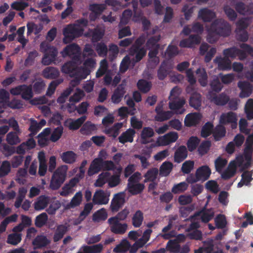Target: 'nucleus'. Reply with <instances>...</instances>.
Listing matches in <instances>:
<instances>
[{"instance_id":"nucleus-1","label":"nucleus","mask_w":253,"mask_h":253,"mask_svg":"<svg viewBox=\"0 0 253 253\" xmlns=\"http://www.w3.org/2000/svg\"><path fill=\"white\" fill-rule=\"evenodd\" d=\"M207 40L211 43L215 42L219 36L227 37L230 33V26L222 19L215 20L209 28Z\"/></svg>"},{"instance_id":"nucleus-2","label":"nucleus","mask_w":253,"mask_h":253,"mask_svg":"<svg viewBox=\"0 0 253 253\" xmlns=\"http://www.w3.org/2000/svg\"><path fill=\"white\" fill-rule=\"evenodd\" d=\"M146 36L145 34L141 35L131 45L129 49V54L131 56H135V61L139 62L146 55L147 50L142 45L145 42Z\"/></svg>"},{"instance_id":"nucleus-3","label":"nucleus","mask_w":253,"mask_h":253,"mask_svg":"<svg viewBox=\"0 0 253 253\" xmlns=\"http://www.w3.org/2000/svg\"><path fill=\"white\" fill-rule=\"evenodd\" d=\"M67 166L65 165L58 167L53 172L50 180L49 188L52 190L58 189L65 180Z\"/></svg>"},{"instance_id":"nucleus-4","label":"nucleus","mask_w":253,"mask_h":253,"mask_svg":"<svg viewBox=\"0 0 253 253\" xmlns=\"http://www.w3.org/2000/svg\"><path fill=\"white\" fill-rule=\"evenodd\" d=\"M84 29L82 28L77 27L76 25H68L63 29V42L65 43H68L71 42L75 38L80 37L82 36Z\"/></svg>"},{"instance_id":"nucleus-5","label":"nucleus","mask_w":253,"mask_h":253,"mask_svg":"<svg viewBox=\"0 0 253 253\" xmlns=\"http://www.w3.org/2000/svg\"><path fill=\"white\" fill-rule=\"evenodd\" d=\"M223 54L228 59H234L238 57L240 60H244L247 57L246 53L243 50L240 49L235 46L224 49Z\"/></svg>"},{"instance_id":"nucleus-6","label":"nucleus","mask_w":253,"mask_h":253,"mask_svg":"<svg viewBox=\"0 0 253 253\" xmlns=\"http://www.w3.org/2000/svg\"><path fill=\"white\" fill-rule=\"evenodd\" d=\"M207 97L211 102L217 106H224L229 101V96L224 92L217 95L216 93L209 91Z\"/></svg>"},{"instance_id":"nucleus-7","label":"nucleus","mask_w":253,"mask_h":253,"mask_svg":"<svg viewBox=\"0 0 253 253\" xmlns=\"http://www.w3.org/2000/svg\"><path fill=\"white\" fill-rule=\"evenodd\" d=\"M126 202L125 195L123 192L115 194L112 199L110 208L112 212H116L124 206Z\"/></svg>"},{"instance_id":"nucleus-8","label":"nucleus","mask_w":253,"mask_h":253,"mask_svg":"<svg viewBox=\"0 0 253 253\" xmlns=\"http://www.w3.org/2000/svg\"><path fill=\"white\" fill-rule=\"evenodd\" d=\"M110 196L109 191L98 190L95 192L92 201L94 204L106 205L109 202Z\"/></svg>"},{"instance_id":"nucleus-9","label":"nucleus","mask_w":253,"mask_h":253,"mask_svg":"<svg viewBox=\"0 0 253 253\" xmlns=\"http://www.w3.org/2000/svg\"><path fill=\"white\" fill-rule=\"evenodd\" d=\"M178 138V133L176 132L171 131L163 136L158 137L157 143L159 146H166L175 142Z\"/></svg>"},{"instance_id":"nucleus-10","label":"nucleus","mask_w":253,"mask_h":253,"mask_svg":"<svg viewBox=\"0 0 253 253\" xmlns=\"http://www.w3.org/2000/svg\"><path fill=\"white\" fill-rule=\"evenodd\" d=\"M201 38L198 35H191L188 38L182 40L179 44L182 48H191L201 42Z\"/></svg>"},{"instance_id":"nucleus-11","label":"nucleus","mask_w":253,"mask_h":253,"mask_svg":"<svg viewBox=\"0 0 253 253\" xmlns=\"http://www.w3.org/2000/svg\"><path fill=\"white\" fill-rule=\"evenodd\" d=\"M237 119L235 113L229 112L222 114L220 118V123L222 125L232 124V128H235L237 126Z\"/></svg>"},{"instance_id":"nucleus-12","label":"nucleus","mask_w":253,"mask_h":253,"mask_svg":"<svg viewBox=\"0 0 253 253\" xmlns=\"http://www.w3.org/2000/svg\"><path fill=\"white\" fill-rule=\"evenodd\" d=\"M238 87L241 90L239 97L242 98L250 96L253 88V86L251 84L245 81H239L238 83Z\"/></svg>"},{"instance_id":"nucleus-13","label":"nucleus","mask_w":253,"mask_h":253,"mask_svg":"<svg viewBox=\"0 0 253 253\" xmlns=\"http://www.w3.org/2000/svg\"><path fill=\"white\" fill-rule=\"evenodd\" d=\"M58 51L56 47L51 46L49 50L44 54L42 63L44 65H49L55 60Z\"/></svg>"},{"instance_id":"nucleus-14","label":"nucleus","mask_w":253,"mask_h":253,"mask_svg":"<svg viewBox=\"0 0 253 253\" xmlns=\"http://www.w3.org/2000/svg\"><path fill=\"white\" fill-rule=\"evenodd\" d=\"M185 104V101L183 99H178L177 100L170 101L169 103V108L174 111L173 113L176 114H182L185 109L183 108Z\"/></svg>"},{"instance_id":"nucleus-15","label":"nucleus","mask_w":253,"mask_h":253,"mask_svg":"<svg viewBox=\"0 0 253 253\" xmlns=\"http://www.w3.org/2000/svg\"><path fill=\"white\" fill-rule=\"evenodd\" d=\"M125 86L126 84L122 83L115 89L111 97L112 101L114 103L118 104L121 101L124 95L126 92Z\"/></svg>"},{"instance_id":"nucleus-16","label":"nucleus","mask_w":253,"mask_h":253,"mask_svg":"<svg viewBox=\"0 0 253 253\" xmlns=\"http://www.w3.org/2000/svg\"><path fill=\"white\" fill-rule=\"evenodd\" d=\"M202 116L199 113H193L187 114L184 119V124L186 126H196L199 124Z\"/></svg>"},{"instance_id":"nucleus-17","label":"nucleus","mask_w":253,"mask_h":253,"mask_svg":"<svg viewBox=\"0 0 253 253\" xmlns=\"http://www.w3.org/2000/svg\"><path fill=\"white\" fill-rule=\"evenodd\" d=\"M102 158H97L94 159L90 165L87 170V174L89 176L98 173L102 170Z\"/></svg>"},{"instance_id":"nucleus-18","label":"nucleus","mask_w":253,"mask_h":253,"mask_svg":"<svg viewBox=\"0 0 253 253\" xmlns=\"http://www.w3.org/2000/svg\"><path fill=\"white\" fill-rule=\"evenodd\" d=\"M188 156V150L185 146L181 145L175 150L174 154V161L177 163L183 162Z\"/></svg>"},{"instance_id":"nucleus-19","label":"nucleus","mask_w":253,"mask_h":253,"mask_svg":"<svg viewBox=\"0 0 253 253\" xmlns=\"http://www.w3.org/2000/svg\"><path fill=\"white\" fill-rule=\"evenodd\" d=\"M108 223L111 225V231L115 233L118 234H124L127 228V224L126 223L122 224L118 221H108Z\"/></svg>"},{"instance_id":"nucleus-20","label":"nucleus","mask_w":253,"mask_h":253,"mask_svg":"<svg viewBox=\"0 0 253 253\" xmlns=\"http://www.w3.org/2000/svg\"><path fill=\"white\" fill-rule=\"evenodd\" d=\"M197 179L200 181H205L208 180L211 174V170L207 165L202 166L196 170Z\"/></svg>"},{"instance_id":"nucleus-21","label":"nucleus","mask_w":253,"mask_h":253,"mask_svg":"<svg viewBox=\"0 0 253 253\" xmlns=\"http://www.w3.org/2000/svg\"><path fill=\"white\" fill-rule=\"evenodd\" d=\"M215 63L217 64L218 67L221 70H229L231 69V61L226 57L217 56L214 59Z\"/></svg>"},{"instance_id":"nucleus-22","label":"nucleus","mask_w":253,"mask_h":253,"mask_svg":"<svg viewBox=\"0 0 253 253\" xmlns=\"http://www.w3.org/2000/svg\"><path fill=\"white\" fill-rule=\"evenodd\" d=\"M196 215H201V220L204 223H208L212 219L214 215V211L213 209L203 208L200 211L195 214Z\"/></svg>"},{"instance_id":"nucleus-23","label":"nucleus","mask_w":253,"mask_h":253,"mask_svg":"<svg viewBox=\"0 0 253 253\" xmlns=\"http://www.w3.org/2000/svg\"><path fill=\"white\" fill-rule=\"evenodd\" d=\"M50 241L43 235H38L32 241L34 249H39L47 246Z\"/></svg>"},{"instance_id":"nucleus-24","label":"nucleus","mask_w":253,"mask_h":253,"mask_svg":"<svg viewBox=\"0 0 253 253\" xmlns=\"http://www.w3.org/2000/svg\"><path fill=\"white\" fill-rule=\"evenodd\" d=\"M50 198L45 195H41L37 198L34 204L36 211H41L44 209L49 204Z\"/></svg>"},{"instance_id":"nucleus-25","label":"nucleus","mask_w":253,"mask_h":253,"mask_svg":"<svg viewBox=\"0 0 253 253\" xmlns=\"http://www.w3.org/2000/svg\"><path fill=\"white\" fill-rule=\"evenodd\" d=\"M198 17L204 22H211L215 17V13L208 8L201 9L198 13Z\"/></svg>"},{"instance_id":"nucleus-26","label":"nucleus","mask_w":253,"mask_h":253,"mask_svg":"<svg viewBox=\"0 0 253 253\" xmlns=\"http://www.w3.org/2000/svg\"><path fill=\"white\" fill-rule=\"evenodd\" d=\"M135 134V131L132 128H128L126 131L123 132L119 137V141L122 144L126 142H132Z\"/></svg>"},{"instance_id":"nucleus-27","label":"nucleus","mask_w":253,"mask_h":253,"mask_svg":"<svg viewBox=\"0 0 253 253\" xmlns=\"http://www.w3.org/2000/svg\"><path fill=\"white\" fill-rule=\"evenodd\" d=\"M170 66L167 61H163L157 72V76L160 80H164L169 75L170 71Z\"/></svg>"},{"instance_id":"nucleus-28","label":"nucleus","mask_w":253,"mask_h":253,"mask_svg":"<svg viewBox=\"0 0 253 253\" xmlns=\"http://www.w3.org/2000/svg\"><path fill=\"white\" fill-rule=\"evenodd\" d=\"M59 74L58 69L53 67H47L42 71V76L47 79H55L58 77Z\"/></svg>"},{"instance_id":"nucleus-29","label":"nucleus","mask_w":253,"mask_h":253,"mask_svg":"<svg viewBox=\"0 0 253 253\" xmlns=\"http://www.w3.org/2000/svg\"><path fill=\"white\" fill-rule=\"evenodd\" d=\"M201 103V95L198 92L193 93L189 99L190 106L198 110L200 109Z\"/></svg>"},{"instance_id":"nucleus-30","label":"nucleus","mask_w":253,"mask_h":253,"mask_svg":"<svg viewBox=\"0 0 253 253\" xmlns=\"http://www.w3.org/2000/svg\"><path fill=\"white\" fill-rule=\"evenodd\" d=\"M225 127L222 125H217L213 130L212 135L215 141H219L225 135Z\"/></svg>"},{"instance_id":"nucleus-31","label":"nucleus","mask_w":253,"mask_h":253,"mask_svg":"<svg viewBox=\"0 0 253 253\" xmlns=\"http://www.w3.org/2000/svg\"><path fill=\"white\" fill-rule=\"evenodd\" d=\"M77 157V154L72 151L63 152L61 155V158L62 161L68 164L74 163L76 161Z\"/></svg>"},{"instance_id":"nucleus-32","label":"nucleus","mask_w":253,"mask_h":253,"mask_svg":"<svg viewBox=\"0 0 253 253\" xmlns=\"http://www.w3.org/2000/svg\"><path fill=\"white\" fill-rule=\"evenodd\" d=\"M198 80L202 86L205 87L208 84V75L204 68H198L196 70Z\"/></svg>"},{"instance_id":"nucleus-33","label":"nucleus","mask_w":253,"mask_h":253,"mask_svg":"<svg viewBox=\"0 0 253 253\" xmlns=\"http://www.w3.org/2000/svg\"><path fill=\"white\" fill-rule=\"evenodd\" d=\"M80 51V46L76 43H72L67 45L62 51V54L64 57L76 54Z\"/></svg>"},{"instance_id":"nucleus-34","label":"nucleus","mask_w":253,"mask_h":253,"mask_svg":"<svg viewBox=\"0 0 253 253\" xmlns=\"http://www.w3.org/2000/svg\"><path fill=\"white\" fill-rule=\"evenodd\" d=\"M154 135V131L150 127H143L141 133V139L142 144H147L148 143V139L153 137Z\"/></svg>"},{"instance_id":"nucleus-35","label":"nucleus","mask_w":253,"mask_h":253,"mask_svg":"<svg viewBox=\"0 0 253 253\" xmlns=\"http://www.w3.org/2000/svg\"><path fill=\"white\" fill-rule=\"evenodd\" d=\"M77 69L74 62L68 61L62 66L61 71L63 73L69 74L70 76H72L74 74L76 73Z\"/></svg>"},{"instance_id":"nucleus-36","label":"nucleus","mask_w":253,"mask_h":253,"mask_svg":"<svg viewBox=\"0 0 253 253\" xmlns=\"http://www.w3.org/2000/svg\"><path fill=\"white\" fill-rule=\"evenodd\" d=\"M83 195L81 191L77 192L71 199V202L66 205V209H70L79 206L82 202Z\"/></svg>"},{"instance_id":"nucleus-37","label":"nucleus","mask_w":253,"mask_h":253,"mask_svg":"<svg viewBox=\"0 0 253 253\" xmlns=\"http://www.w3.org/2000/svg\"><path fill=\"white\" fill-rule=\"evenodd\" d=\"M67 231V227L64 225L61 224L57 226L53 236V241L57 242L61 240Z\"/></svg>"},{"instance_id":"nucleus-38","label":"nucleus","mask_w":253,"mask_h":253,"mask_svg":"<svg viewBox=\"0 0 253 253\" xmlns=\"http://www.w3.org/2000/svg\"><path fill=\"white\" fill-rule=\"evenodd\" d=\"M144 220L143 213L140 210H137L132 217V223L134 227H139Z\"/></svg>"},{"instance_id":"nucleus-39","label":"nucleus","mask_w":253,"mask_h":253,"mask_svg":"<svg viewBox=\"0 0 253 253\" xmlns=\"http://www.w3.org/2000/svg\"><path fill=\"white\" fill-rule=\"evenodd\" d=\"M127 186L128 192L132 195L141 193L145 188L144 184L140 183L130 184Z\"/></svg>"},{"instance_id":"nucleus-40","label":"nucleus","mask_w":253,"mask_h":253,"mask_svg":"<svg viewBox=\"0 0 253 253\" xmlns=\"http://www.w3.org/2000/svg\"><path fill=\"white\" fill-rule=\"evenodd\" d=\"M173 164L168 161L164 162L160 168L159 173L162 176H167L169 175L172 170Z\"/></svg>"},{"instance_id":"nucleus-41","label":"nucleus","mask_w":253,"mask_h":253,"mask_svg":"<svg viewBox=\"0 0 253 253\" xmlns=\"http://www.w3.org/2000/svg\"><path fill=\"white\" fill-rule=\"evenodd\" d=\"M110 176H111V174L109 172H102L99 174L98 178L94 183V186L102 187L106 183L108 182Z\"/></svg>"},{"instance_id":"nucleus-42","label":"nucleus","mask_w":253,"mask_h":253,"mask_svg":"<svg viewBox=\"0 0 253 253\" xmlns=\"http://www.w3.org/2000/svg\"><path fill=\"white\" fill-rule=\"evenodd\" d=\"M174 113L171 111H164L159 112L155 116V120L157 122H162L170 119Z\"/></svg>"},{"instance_id":"nucleus-43","label":"nucleus","mask_w":253,"mask_h":253,"mask_svg":"<svg viewBox=\"0 0 253 253\" xmlns=\"http://www.w3.org/2000/svg\"><path fill=\"white\" fill-rule=\"evenodd\" d=\"M158 169L157 168H152L149 169L147 172L144 174V176L145 179L144 182H147L149 181L154 182L156 180L157 175L158 174Z\"/></svg>"},{"instance_id":"nucleus-44","label":"nucleus","mask_w":253,"mask_h":253,"mask_svg":"<svg viewBox=\"0 0 253 253\" xmlns=\"http://www.w3.org/2000/svg\"><path fill=\"white\" fill-rule=\"evenodd\" d=\"M138 89L142 93H147L151 89L152 84L144 79L139 80L137 83Z\"/></svg>"},{"instance_id":"nucleus-45","label":"nucleus","mask_w":253,"mask_h":253,"mask_svg":"<svg viewBox=\"0 0 253 253\" xmlns=\"http://www.w3.org/2000/svg\"><path fill=\"white\" fill-rule=\"evenodd\" d=\"M129 210L126 208H125L121 211L119 212L117 214L113 217H111L108 219V221H124L126 219L129 213Z\"/></svg>"},{"instance_id":"nucleus-46","label":"nucleus","mask_w":253,"mask_h":253,"mask_svg":"<svg viewBox=\"0 0 253 253\" xmlns=\"http://www.w3.org/2000/svg\"><path fill=\"white\" fill-rule=\"evenodd\" d=\"M86 119V117L83 116L75 120H71L69 124V128L70 130H77L79 129L84 124Z\"/></svg>"},{"instance_id":"nucleus-47","label":"nucleus","mask_w":253,"mask_h":253,"mask_svg":"<svg viewBox=\"0 0 253 253\" xmlns=\"http://www.w3.org/2000/svg\"><path fill=\"white\" fill-rule=\"evenodd\" d=\"M161 36H154L150 37L146 43V47L148 49L150 48H160V44L158 43L159 41L160 40Z\"/></svg>"},{"instance_id":"nucleus-48","label":"nucleus","mask_w":253,"mask_h":253,"mask_svg":"<svg viewBox=\"0 0 253 253\" xmlns=\"http://www.w3.org/2000/svg\"><path fill=\"white\" fill-rule=\"evenodd\" d=\"M213 130V124L210 122H208L203 126L202 128L201 136L203 138H207L211 133L212 134Z\"/></svg>"},{"instance_id":"nucleus-49","label":"nucleus","mask_w":253,"mask_h":253,"mask_svg":"<svg viewBox=\"0 0 253 253\" xmlns=\"http://www.w3.org/2000/svg\"><path fill=\"white\" fill-rule=\"evenodd\" d=\"M166 249L170 253H178L180 251V245L176 240H170L167 244Z\"/></svg>"},{"instance_id":"nucleus-50","label":"nucleus","mask_w":253,"mask_h":253,"mask_svg":"<svg viewBox=\"0 0 253 253\" xmlns=\"http://www.w3.org/2000/svg\"><path fill=\"white\" fill-rule=\"evenodd\" d=\"M21 96L23 99L26 100L31 99L33 96L32 85L23 84V89Z\"/></svg>"},{"instance_id":"nucleus-51","label":"nucleus","mask_w":253,"mask_h":253,"mask_svg":"<svg viewBox=\"0 0 253 253\" xmlns=\"http://www.w3.org/2000/svg\"><path fill=\"white\" fill-rule=\"evenodd\" d=\"M130 248V244L126 240H123L120 244L117 245L113 249V252L115 253H122L126 252Z\"/></svg>"},{"instance_id":"nucleus-52","label":"nucleus","mask_w":253,"mask_h":253,"mask_svg":"<svg viewBox=\"0 0 253 253\" xmlns=\"http://www.w3.org/2000/svg\"><path fill=\"white\" fill-rule=\"evenodd\" d=\"M200 140L197 136H191L187 141L188 150L190 152L194 151L198 146Z\"/></svg>"},{"instance_id":"nucleus-53","label":"nucleus","mask_w":253,"mask_h":253,"mask_svg":"<svg viewBox=\"0 0 253 253\" xmlns=\"http://www.w3.org/2000/svg\"><path fill=\"white\" fill-rule=\"evenodd\" d=\"M96 129L95 125L90 122H85L80 129V132L83 134L87 135Z\"/></svg>"},{"instance_id":"nucleus-54","label":"nucleus","mask_w":253,"mask_h":253,"mask_svg":"<svg viewBox=\"0 0 253 253\" xmlns=\"http://www.w3.org/2000/svg\"><path fill=\"white\" fill-rule=\"evenodd\" d=\"M122 126V124L121 123H116L112 127L106 129L105 133L115 138L119 135V129Z\"/></svg>"},{"instance_id":"nucleus-55","label":"nucleus","mask_w":253,"mask_h":253,"mask_svg":"<svg viewBox=\"0 0 253 253\" xmlns=\"http://www.w3.org/2000/svg\"><path fill=\"white\" fill-rule=\"evenodd\" d=\"M103 249V245L98 244L93 246H84L83 247V251L86 253H99Z\"/></svg>"},{"instance_id":"nucleus-56","label":"nucleus","mask_w":253,"mask_h":253,"mask_svg":"<svg viewBox=\"0 0 253 253\" xmlns=\"http://www.w3.org/2000/svg\"><path fill=\"white\" fill-rule=\"evenodd\" d=\"M211 146V142L209 140L203 141L198 148L199 154L202 156L206 154L209 151Z\"/></svg>"},{"instance_id":"nucleus-57","label":"nucleus","mask_w":253,"mask_h":253,"mask_svg":"<svg viewBox=\"0 0 253 253\" xmlns=\"http://www.w3.org/2000/svg\"><path fill=\"white\" fill-rule=\"evenodd\" d=\"M210 85L211 90V91L212 92L214 91L215 93L219 92L223 87V85L218 78H215L211 81Z\"/></svg>"},{"instance_id":"nucleus-58","label":"nucleus","mask_w":253,"mask_h":253,"mask_svg":"<svg viewBox=\"0 0 253 253\" xmlns=\"http://www.w3.org/2000/svg\"><path fill=\"white\" fill-rule=\"evenodd\" d=\"M107 218V213L104 208H102L98 210L93 213L92 219L95 221H99L100 220H105Z\"/></svg>"},{"instance_id":"nucleus-59","label":"nucleus","mask_w":253,"mask_h":253,"mask_svg":"<svg viewBox=\"0 0 253 253\" xmlns=\"http://www.w3.org/2000/svg\"><path fill=\"white\" fill-rule=\"evenodd\" d=\"M95 50L98 55L103 57L106 56L108 51L107 45L102 42H98L96 44Z\"/></svg>"},{"instance_id":"nucleus-60","label":"nucleus","mask_w":253,"mask_h":253,"mask_svg":"<svg viewBox=\"0 0 253 253\" xmlns=\"http://www.w3.org/2000/svg\"><path fill=\"white\" fill-rule=\"evenodd\" d=\"M21 241V234L14 233L9 234L7 239V243L12 245H16Z\"/></svg>"},{"instance_id":"nucleus-61","label":"nucleus","mask_w":253,"mask_h":253,"mask_svg":"<svg viewBox=\"0 0 253 253\" xmlns=\"http://www.w3.org/2000/svg\"><path fill=\"white\" fill-rule=\"evenodd\" d=\"M245 111L248 120H251L253 119V99H249L247 102L245 107Z\"/></svg>"},{"instance_id":"nucleus-62","label":"nucleus","mask_w":253,"mask_h":253,"mask_svg":"<svg viewBox=\"0 0 253 253\" xmlns=\"http://www.w3.org/2000/svg\"><path fill=\"white\" fill-rule=\"evenodd\" d=\"M6 141L10 145L17 144L20 142V139L14 132H10L6 135Z\"/></svg>"},{"instance_id":"nucleus-63","label":"nucleus","mask_w":253,"mask_h":253,"mask_svg":"<svg viewBox=\"0 0 253 253\" xmlns=\"http://www.w3.org/2000/svg\"><path fill=\"white\" fill-rule=\"evenodd\" d=\"M227 164V161L221 157H218L214 161V165L216 171L218 173H221L222 169Z\"/></svg>"},{"instance_id":"nucleus-64","label":"nucleus","mask_w":253,"mask_h":253,"mask_svg":"<svg viewBox=\"0 0 253 253\" xmlns=\"http://www.w3.org/2000/svg\"><path fill=\"white\" fill-rule=\"evenodd\" d=\"M216 227L218 229L224 228L227 224L226 217L224 215L219 214L214 219Z\"/></svg>"}]
</instances>
